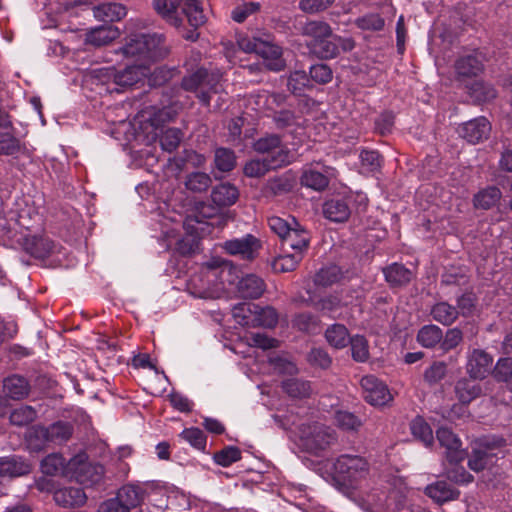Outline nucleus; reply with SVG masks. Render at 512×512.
<instances>
[{"instance_id":"obj_45","label":"nucleus","mask_w":512,"mask_h":512,"mask_svg":"<svg viewBox=\"0 0 512 512\" xmlns=\"http://www.w3.org/2000/svg\"><path fill=\"white\" fill-rule=\"evenodd\" d=\"M471 98L478 102H488L496 97V90L488 83L477 81L469 87Z\"/></svg>"},{"instance_id":"obj_26","label":"nucleus","mask_w":512,"mask_h":512,"mask_svg":"<svg viewBox=\"0 0 512 512\" xmlns=\"http://www.w3.org/2000/svg\"><path fill=\"white\" fill-rule=\"evenodd\" d=\"M385 280L390 286H405L412 281L414 273L402 264L393 263L383 269Z\"/></svg>"},{"instance_id":"obj_15","label":"nucleus","mask_w":512,"mask_h":512,"mask_svg":"<svg viewBox=\"0 0 512 512\" xmlns=\"http://www.w3.org/2000/svg\"><path fill=\"white\" fill-rule=\"evenodd\" d=\"M292 228L281 239L283 252H289L303 255L304 251L308 249L310 236L309 233L296 221L293 220Z\"/></svg>"},{"instance_id":"obj_63","label":"nucleus","mask_w":512,"mask_h":512,"mask_svg":"<svg viewBox=\"0 0 512 512\" xmlns=\"http://www.w3.org/2000/svg\"><path fill=\"white\" fill-rule=\"evenodd\" d=\"M181 141V132L176 128L165 130L160 137V144L163 150L172 152L176 150Z\"/></svg>"},{"instance_id":"obj_53","label":"nucleus","mask_w":512,"mask_h":512,"mask_svg":"<svg viewBox=\"0 0 512 512\" xmlns=\"http://www.w3.org/2000/svg\"><path fill=\"white\" fill-rule=\"evenodd\" d=\"M180 437L198 450L202 451L206 447V436L199 428H186L181 432Z\"/></svg>"},{"instance_id":"obj_58","label":"nucleus","mask_w":512,"mask_h":512,"mask_svg":"<svg viewBox=\"0 0 512 512\" xmlns=\"http://www.w3.org/2000/svg\"><path fill=\"white\" fill-rule=\"evenodd\" d=\"M447 365L444 362L436 361L424 372V380L430 386L439 383L446 375Z\"/></svg>"},{"instance_id":"obj_2","label":"nucleus","mask_w":512,"mask_h":512,"mask_svg":"<svg viewBox=\"0 0 512 512\" xmlns=\"http://www.w3.org/2000/svg\"><path fill=\"white\" fill-rule=\"evenodd\" d=\"M237 44L242 51L259 55L269 70L278 72L284 69L282 48L274 43L270 35H265L264 38L241 36Z\"/></svg>"},{"instance_id":"obj_14","label":"nucleus","mask_w":512,"mask_h":512,"mask_svg":"<svg viewBox=\"0 0 512 512\" xmlns=\"http://www.w3.org/2000/svg\"><path fill=\"white\" fill-rule=\"evenodd\" d=\"M440 445L445 448V457L449 463H460L466 456L462 449V442L453 431L447 427H440L436 432Z\"/></svg>"},{"instance_id":"obj_34","label":"nucleus","mask_w":512,"mask_h":512,"mask_svg":"<svg viewBox=\"0 0 512 512\" xmlns=\"http://www.w3.org/2000/svg\"><path fill=\"white\" fill-rule=\"evenodd\" d=\"M433 319L442 325H451L458 317L459 311L447 302H438L431 309Z\"/></svg>"},{"instance_id":"obj_51","label":"nucleus","mask_w":512,"mask_h":512,"mask_svg":"<svg viewBox=\"0 0 512 512\" xmlns=\"http://www.w3.org/2000/svg\"><path fill=\"white\" fill-rule=\"evenodd\" d=\"M215 166L222 172L231 171L236 165V157L232 150L218 148L215 151Z\"/></svg>"},{"instance_id":"obj_55","label":"nucleus","mask_w":512,"mask_h":512,"mask_svg":"<svg viewBox=\"0 0 512 512\" xmlns=\"http://www.w3.org/2000/svg\"><path fill=\"white\" fill-rule=\"evenodd\" d=\"M336 424L347 431H357L362 426V421L353 413L338 411L335 415Z\"/></svg>"},{"instance_id":"obj_4","label":"nucleus","mask_w":512,"mask_h":512,"mask_svg":"<svg viewBox=\"0 0 512 512\" xmlns=\"http://www.w3.org/2000/svg\"><path fill=\"white\" fill-rule=\"evenodd\" d=\"M221 79L222 73L219 70L208 72L206 69H199L185 76L181 85L184 90L194 92L202 104L209 105L211 94L221 91Z\"/></svg>"},{"instance_id":"obj_22","label":"nucleus","mask_w":512,"mask_h":512,"mask_svg":"<svg viewBox=\"0 0 512 512\" xmlns=\"http://www.w3.org/2000/svg\"><path fill=\"white\" fill-rule=\"evenodd\" d=\"M323 214L333 222L346 221L351 214L348 199L334 198L326 201L323 205Z\"/></svg>"},{"instance_id":"obj_19","label":"nucleus","mask_w":512,"mask_h":512,"mask_svg":"<svg viewBox=\"0 0 512 512\" xmlns=\"http://www.w3.org/2000/svg\"><path fill=\"white\" fill-rule=\"evenodd\" d=\"M86 499L87 496L80 487H64L54 492L55 502L65 508L80 507Z\"/></svg>"},{"instance_id":"obj_9","label":"nucleus","mask_w":512,"mask_h":512,"mask_svg":"<svg viewBox=\"0 0 512 512\" xmlns=\"http://www.w3.org/2000/svg\"><path fill=\"white\" fill-rule=\"evenodd\" d=\"M223 250L232 256H239L243 260L253 261L259 255L262 241L252 234H246L241 238L226 240L222 244Z\"/></svg>"},{"instance_id":"obj_10","label":"nucleus","mask_w":512,"mask_h":512,"mask_svg":"<svg viewBox=\"0 0 512 512\" xmlns=\"http://www.w3.org/2000/svg\"><path fill=\"white\" fill-rule=\"evenodd\" d=\"M360 385L364 399L373 406H383L392 401L387 385L373 375L361 378Z\"/></svg>"},{"instance_id":"obj_60","label":"nucleus","mask_w":512,"mask_h":512,"mask_svg":"<svg viewBox=\"0 0 512 512\" xmlns=\"http://www.w3.org/2000/svg\"><path fill=\"white\" fill-rule=\"evenodd\" d=\"M294 217L284 219L278 216H271L268 218V226L280 239H282L288 231L292 228Z\"/></svg>"},{"instance_id":"obj_16","label":"nucleus","mask_w":512,"mask_h":512,"mask_svg":"<svg viewBox=\"0 0 512 512\" xmlns=\"http://www.w3.org/2000/svg\"><path fill=\"white\" fill-rule=\"evenodd\" d=\"M336 177V170L332 167H325L320 172L313 167H305L303 169L300 182L303 186L316 191H322L329 185V180Z\"/></svg>"},{"instance_id":"obj_57","label":"nucleus","mask_w":512,"mask_h":512,"mask_svg":"<svg viewBox=\"0 0 512 512\" xmlns=\"http://www.w3.org/2000/svg\"><path fill=\"white\" fill-rule=\"evenodd\" d=\"M269 170H272L269 162L265 157L261 159H253L247 162L244 166V174L248 177H262Z\"/></svg>"},{"instance_id":"obj_49","label":"nucleus","mask_w":512,"mask_h":512,"mask_svg":"<svg viewBox=\"0 0 512 512\" xmlns=\"http://www.w3.org/2000/svg\"><path fill=\"white\" fill-rule=\"evenodd\" d=\"M65 464L66 462L62 455L53 453L42 460L41 470L45 475L54 476L63 472Z\"/></svg>"},{"instance_id":"obj_43","label":"nucleus","mask_w":512,"mask_h":512,"mask_svg":"<svg viewBox=\"0 0 512 512\" xmlns=\"http://www.w3.org/2000/svg\"><path fill=\"white\" fill-rule=\"evenodd\" d=\"M264 157L269 162L271 169H277L290 164L294 159V154L280 141L279 147Z\"/></svg>"},{"instance_id":"obj_44","label":"nucleus","mask_w":512,"mask_h":512,"mask_svg":"<svg viewBox=\"0 0 512 512\" xmlns=\"http://www.w3.org/2000/svg\"><path fill=\"white\" fill-rule=\"evenodd\" d=\"M412 435L419 439L425 446H429L433 442V432L427 422L421 417H416L410 424Z\"/></svg>"},{"instance_id":"obj_24","label":"nucleus","mask_w":512,"mask_h":512,"mask_svg":"<svg viewBox=\"0 0 512 512\" xmlns=\"http://www.w3.org/2000/svg\"><path fill=\"white\" fill-rule=\"evenodd\" d=\"M23 247L33 257L44 259L52 253L54 244L42 236H28L24 239Z\"/></svg>"},{"instance_id":"obj_23","label":"nucleus","mask_w":512,"mask_h":512,"mask_svg":"<svg viewBox=\"0 0 512 512\" xmlns=\"http://www.w3.org/2000/svg\"><path fill=\"white\" fill-rule=\"evenodd\" d=\"M96 19L103 22L119 21L126 16V7L120 3L104 2L93 8Z\"/></svg>"},{"instance_id":"obj_20","label":"nucleus","mask_w":512,"mask_h":512,"mask_svg":"<svg viewBox=\"0 0 512 512\" xmlns=\"http://www.w3.org/2000/svg\"><path fill=\"white\" fill-rule=\"evenodd\" d=\"M483 60L479 54H469L460 57L455 63L459 78L476 77L483 71Z\"/></svg>"},{"instance_id":"obj_36","label":"nucleus","mask_w":512,"mask_h":512,"mask_svg":"<svg viewBox=\"0 0 512 512\" xmlns=\"http://www.w3.org/2000/svg\"><path fill=\"white\" fill-rule=\"evenodd\" d=\"M500 198L501 191L497 187L492 186L479 191L474 196L473 202L476 208L487 210L496 205Z\"/></svg>"},{"instance_id":"obj_38","label":"nucleus","mask_w":512,"mask_h":512,"mask_svg":"<svg viewBox=\"0 0 512 512\" xmlns=\"http://www.w3.org/2000/svg\"><path fill=\"white\" fill-rule=\"evenodd\" d=\"M252 324L265 328H273L278 322V314L273 307L260 308L254 306Z\"/></svg>"},{"instance_id":"obj_30","label":"nucleus","mask_w":512,"mask_h":512,"mask_svg":"<svg viewBox=\"0 0 512 512\" xmlns=\"http://www.w3.org/2000/svg\"><path fill=\"white\" fill-rule=\"evenodd\" d=\"M239 197L238 189L229 183H222L213 188L212 201L218 206L233 205Z\"/></svg>"},{"instance_id":"obj_17","label":"nucleus","mask_w":512,"mask_h":512,"mask_svg":"<svg viewBox=\"0 0 512 512\" xmlns=\"http://www.w3.org/2000/svg\"><path fill=\"white\" fill-rule=\"evenodd\" d=\"M266 289L265 282L255 274L243 276L237 283V293L244 299H257Z\"/></svg>"},{"instance_id":"obj_21","label":"nucleus","mask_w":512,"mask_h":512,"mask_svg":"<svg viewBox=\"0 0 512 512\" xmlns=\"http://www.w3.org/2000/svg\"><path fill=\"white\" fill-rule=\"evenodd\" d=\"M301 35L308 38L306 41L308 49L317 44L323 37H331L332 29L329 24L323 21H308L300 28Z\"/></svg>"},{"instance_id":"obj_27","label":"nucleus","mask_w":512,"mask_h":512,"mask_svg":"<svg viewBox=\"0 0 512 512\" xmlns=\"http://www.w3.org/2000/svg\"><path fill=\"white\" fill-rule=\"evenodd\" d=\"M30 471V464L21 457L11 456L0 459L1 476L18 477L28 474Z\"/></svg>"},{"instance_id":"obj_8","label":"nucleus","mask_w":512,"mask_h":512,"mask_svg":"<svg viewBox=\"0 0 512 512\" xmlns=\"http://www.w3.org/2000/svg\"><path fill=\"white\" fill-rule=\"evenodd\" d=\"M334 469L343 479L356 482L368 475L369 465L366 459L359 455L344 454L336 459Z\"/></svg>"},{"instance_id":"obj_52","label":"nucleus","mask_w":512,"mask_h":512,"mask_svg":"<svg viewBox=\"0 0 512 512\" xmlns=\"http://www.w3.org/2000/svg\"><path fill=\"white\" fill-rule=\"evenodd\" d=\"M459 463H450L451 467H445V474L451 481L466 485L474 481L472 474L467 472L463 466H459Z\"/></svg>"},{"instance_id":"obj_35","label":"nucleus","mask_w":512,"mask_h":512,"mask_svg":"<svg viewBox=\"0 0 512 512\" xmlns=\"http://www.w3.org/2000/svg\"><path fill=\"white\" fill-rule=\"evenodd\" d=\"M309 52L321 59H332L338 55V43L336 36L323 37L317 44H314Z\"/></svg>"},{"instance_id":"obj_18","label":"nucleus","mask_w":512,"mask_h":512,"mask_svg":"<svg viewBox=\"0 0 512 512\" xmlns=\"http://www.w3.org/2000/svg\"><path fill=\"white\" fill-rule=\"evenodd\" d=\"M424 493L437 504L458 499L460 491L446 481H436L426 486Z\"/></svg>"},{"instance_id":"obj_48","label":"nucleus","mask_w":512,"mask_h":512,"mask_svg":"<svg viewBox=\"0 0 512 512\" xmlns=\"http://www.w3.org/2000/svg\"><path fill=\"white\" fill-rule=\"evenodd\" d=\"M493 376L497 381L507 383L508 389L512 392V359H499L494 367Z\"/></svg>"},{"instance_id":"obj_61","label":"nucleus","mask_w":512,"mask_h":512,"mask_svg":"<svg viewBox=\"0 0 512 512\" xmlns=\"http://www.w3.org/2000/svg\"><path fill=\"white\" fill-rule=\"evenodd\" d=\"M246 341L250 346L258 347L263 350L276 348L279 341L275 338H270L264 333H249L246 335Z\"/></svg>"},{"instance_id":"obj_62","label":"nucleus","mask_w":512,"mask_h":512,"mask_svg":"<svg viewBox=\"0 0 512 512\" xmlns=\"http://www.w3.org/2000/svg\"><path fill=\"white\" fill-rule=\"evenodd\" d=\"M21 150V144L10 133L0 132V155H14Z\"/></svg>"},{"instance_id":"obj_46","label":"nucleus","mask_w":512,"mask_h":512,"mask_svg":"<svg viewBox=\"0 0 512 512\" xmlns=\"http://www.w3.org/2000/svg\"><path fill=\"white\" fill-rule=\"evenodd\" d=\"M212 181L208 174L203 172H194L187 176L185 186L188 190L194 193H201L206 191Z\"/></svg>"},{"instance_id":"obj_59","label":"nucleus","mask_w":512,"mask_h":512,"mask_svg":"<svg viewBox=\"0 0 512 512\" xmlns=\"http://www.w3.org/2000/svg\"><path fill=\"white\" fill-rule=\"evenodd\" d=\"M293 326L303 332H314L318 327V319L309 312L296 315L292 321Z\"/></svg>"},{"instance_id":"obj_37","label":"nucleus","mask_w":512,"mask_h":512,"mask_svg":"<svg viewBox=\"0 0 512 512\" xmlns=\"http://www.w3.org/2000/svg\"><path fill=\"white\" fill-rule=\"evenodd\" d=\"M303 255L298 253L283 252L272 261V269L277 273L293 271L302 260Z\"/></svg>"},{"instance_id":"obj_33","label":"nucleus","mask_w":512,"mask_h":512,"mask_svg":"<svg viewBox=\"0 0 512 512\" xmlns=\"http://www.w3.org/2000/svg\"><path fill=\"white\" fill-rule=\"evenodd\" d=\"M282 389L293 398H308L313 393L311 383L307 380L290 378L282 382Z\"/></svg>"},{"instance_id":"obj_54","label":"nucleus","mask_w":512,"mask_h":512,"mask_svg":"<svg viewBox=\"0 0 512 512\" xmlns=\"http://www.w3.org/2000/svg\"><path fill=\"white\" fill-rule=\"evenodd\" d=\"M355 24L362 30L379 31L383 29L385 21L379 14L370 13L357 18Z\"/></svg>"},{"instance_id":"obj_64","label":"nucleus","mask_w":512,"mask_h":512,"mask_svg":"<svg viewBox=\"0 0 512 512\" xmlns=\"http://www.w3.org/2000/svg\"><path fill=\"white\" fill-rule=\"evenodd\" d=\"M309 84V77L305 71L296 70L292 72L288 78V89L294 93L299 94Z\"/></svg>"},{"instance_id":"obj_1","label":"nucleus","mask_w":512,"mask_h":512,"mask_svg":"<svg viewBox=\"0 0 512 512\" xmlns=\"http://www.w3.org/2000/svg\"><path fill=\"white\" fill-rule=\"evenodd\" d=\"M117 53L134 61V64H144L149 68L152 62L165 57L168 49L161 34H132Z\"/></svg>"},{"instance_id":"obj_47","label":"nucleus","mask_w":512,"mask_h":512,"mask_svg":"<svg viewBox=\"0 0 512 512\" xmlns=\"http://www.w3.org/2000/svg\"><path fill=\"white\" fill-rule=\"evenodd\" d=\"M341 276L338 266L331 265L321 268L314 277V283L317 286L327 287L336 283Z\"/></svg>"},{"instance_id":"obj_39","label":"nucleus","mask_w":512,"mask_h":512,"mask_svg":"<svg viewBox=\"0 0 512 512\" xmlns=\"http://www.w3.org/2000/svg\"><path fill=\"white\" fill-rule=\"evenodd\" d=\"M442 338V329L433 324L423 326L417 334V341L425 348L434 347Z\"/></svg>"},{"instance_id":"obj_40","label":"nucleus","mask_w":512,"mask_h":512,"mask_svg":"<svg viewBox=\"0 0 512 512\" xmlns=\"http://www.w3.org/2000/svg\"><path fill=\"white\" fill-rule=\"evenodd\" d=\"M37 418V411L34 407L29 405H22L12 410L9 416V421L14 426H27L35 421Z\"/></svg>"},{"instance_id":"obj_11","label":"nucleus","mask_w":512,"mask_h":512,"mask_svg":"<svg viewBox=\"0 0 512 512\" xmlns=\"http://www.w3.org/2000/svg\"><path fill=\"white\" fill-rule=\"evenodd\" d=\"M490 132L491 124L484 116L466 121L457 128L458 135L471 144H478L488 139Z\"/></svg>"},{"instance_id":"obj_5","label":"nucleus","mask_w":512,"mask_h":512,"mask_svg":"<svg viewBox=\"0 0 512 512\" xmlns=\"http://www.w3.org/2000/svg\"><path fill=\"white\" fill-rule=\"evenodd\" d=\"M299 436L303 447L316 455L336 441L334 430L319 423L302 424L299 428Z\"/></svg>"},{"instance_id":"obj_29","label":"nucleus","mask_w":512,"mask_h":512,"mask_svg":"<svg viewBox=\"0 0 512 512\" xmlns=\"http://www.w3.org/2000/svg\"><path fill=\"white\" fill-rule=\"evenodd\" d=\"M455 393L461 403L469 404L481 395L482 388L472 378H462L455 384Z\"/></svg>"},{"instance_id":"obj_25","label":"nucleus","mask_w":512,"mask_h":512,"mask_svg":"<svg viewBox=\"0 0 512 512\" xmlns=\"http://www.w3.org/2000/svg\"><path fill=\"white\" fill-rule=\"evenodd\" d=\"M185 0H153L155 10L162 15L172 25L178 27L182 24L179 6Z\"/></svg>"},{"instance_id":"obj_50","label":"nucleus","mask_w":512,"mask_h":512,"mask_svg":"<svg viewBox=\"0 0 512 512\" xmlns=\"http://www.w3.org/2000/svg\"><path fill=\"white\" fill-rule=\"evenodd\" d=\"M352 357L357 362H365L369 358V345L364 336L356 335L350 338Z\"/></svg>"},{"instance_id":"obj_41","label":"nucleus","mask_w":512,"mask_h":512,"mask_svg":"<svg viewBox=\"0 0 512 512\" xmlns=\"http://www.w3.org/2000/svg\"><path fill=\"white\" fill-rule=\"evenodd\" d=\"M181 15L184 14L188 22L193 27H199L205 22V15L198 0H185L183 3Z\"/></svg>"},{"instance_id":"obj_28","label":"nucleus","mask_w":512,"mask_h":512,"mask_svg":"<svg viewBox=\"0 0 512 512\" xmlns=\"http://www.w3.org/2000/svg\"><path fill=\"white\" fill-rule=\"evenodd\" d=\"M3 391L12 400H21L29 394L27 380L18 375H12L4 379Z\"/></svg>"},{"instance_id":"obj_13","label":"nucleus","mask_w":512,"mask_h":512,"mask_svg":"<svg viewBox=\"0 0 512 512\" xmlns=\"http://www.w3.org/2000/svg\"><path fill=\"white\" fill-rule=\"evenodd\" d=\"M68 467L69 469L76 468L75 477L77 481L86 485L99 483L105 473L103 465L84 462L82 456L71 459Z\"/></svg>"},{"instance_id":"obj_42","label":"nucleus","mask_w":512,"mask_h":512,"mask_svg":"<svg viewBox=\"0 0 512 512\" xmlns=\"http://www.w3.org/2000/svg\"><path fill=\"white\" fill-rule=\"evenodd\" d=\"M325 337L328 343L335 348H344L349 342V333L342 324H333L327 328Z\"/></svg>"},{"instance_id":"obj_3","label":"nucleus","mask_w":512,"mask_h":512,"mask_svg":"<svg viewBox=\"0 0 512 512\" xmlns=\"http://www.w3.org/2000/svg\"><path fill=\"white\" fill-rule=\"evenodd\" d=\"M504 445L505 440L501 437H482L475 440L468 454L469 469L476 473L493 469L498 460L496 450Z\"/></svg>"},{"instance_id":"obj_7","label":"nucleus","mask_w":512,"mask_h":512,"mask_svg":"<svg viewBox=\"0 0 512 512\" xmlns=\"http://www.w3.org/2000/svg\"><path fill=\"white\" fill-rule=\"evenodd\" d=\"M158 492V486L155 482H130L122 485L116 495L118 500L122 501L124 506L131 511L141 506L151 495Z\"/></svg>"},{"instance_id":"obj_6","label":"nucleus","mask_w":512,"mask_h":512,"mask_svg":"<svg viewBox=\"0 0 512 512\" xmlns=\"http://www.w3.org/2000/svg\"><path fill=\"white\" fill-rule=\"evenodd\" d=\"M96 77L103 83L126 88L133 86L149 74V68L144 64H133L122 71H115L114 68H101L95 71Z\"/></svg>"},{"instance_id":"obj_32","label":"nucleus","mask_w":512,"mask_h":512,"mask_svg":"<svg viewBox=\"0 0 512 512\" xmlns=\"http://www.w3.org/2000/svg\"><path fill=\"white\" fill-rule=\"evenodd\" d=\"M119 36V30L113 26H99L92 29L86 36V43L93 46H103Z\"/></svg>"},{"instance_id":"obj_56","label":"nucleus","mask_w":512,"mask_h":512,"mask_svg":"<svg viewBox=\"0 0 512 512\" xmlns=\"http://www.w3.org/2000/svg\"><path fill=\"white\" fill-rule=\"evenodd\" d=\"M241 458V451L234 446H228L214 454V461L223 467H228Z\"/></svg>"},{"instance_id":"obj_31","label":"nucleus","mask_w":512,"mask_h":512,"mask_svg":"<svg viewBox=\"0 0 512 512\" xmlns=\"http://www.w3.org/2000/svg\"><path fill=\"white\" fill-rule=\"evenodd\" d=\"M73 427L67 422L58 421L43 430V436L49 442L62 444L70 439Z\"/></svg>"},{"instance_id":"obj_12","label":"nucleus","mask_w":512,"mask_h":512,"mask_svg":"<svg viewBox=\"0 0 512 512\" xmlns=\"http://www.w3.org/2000/svg\"><path fill=\"white\" fill-rule=\"evenodd\" d=\"M493 357L483 349H472L467 353L466 372L473 380H483L490 372Z\"/></svg>"}]
</instances>
